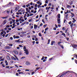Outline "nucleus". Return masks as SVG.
Here are the masks:
<instances>
[{"instance_id":"64","label":"nucleus","mask_w":77,"mask_h":77,"mask_svg":"<svg viewBox=\"0 0 77 77\" xmlns=\"http://www.w3.org/2000/svg\"><path fill=\"white\" fill-rule=\"evenodd\" d=\"M21 54H22V52H20L19 53V55H21Z\"/></svg>"},{"instance_id":"31","label":"nucleus","mask_w":77,"mask_h":77,"mask_svg":"<svg viewBox=\"0 0 77 77\" xmlns=\"http://www.w3.org/2000/svg\"><path fill=\"white\" fill-rule=\"evenodd\" d=\"M12 21H13V23H15V20L14 19H12Z\"/></svg>"},{"instance_id":"33","label":"nucleus","mask_w":77,"mask_h":77,"mask_svg":"<svg viewBox=\"0 0 77 77\" xmlns=\"http://www.w3.org/2000/svg\"><path fill=\"white\" fill-rule=\"evenodd\" d=\"M9 46H10V47H12L13 46V45L12 44H10L9 45Z\"/></svg>"},{"instance_id":"55","label":"nucleus","mask_w":77,"mask_h":77,"mask_svg":"<svg viewBox=\"0 0 77 77\" xmlns=\"http://www.w3.org/2000/svg\"><path fill=\"white\" fill-rule=\"evenodd\" d=\"M29 16H30V14H27V17H29Z\"/></svg>"},{"instance_id":"16","label":"nucleus","mask_w":77,"mask_h":77,"mask_svg":"<svg viewBox=\"0 0 77 77\" xmlns=\"http://www.w3.org/2000/svg\"><path fill=\"white\" fill-rule=\"evenodd\" d=\"M62 43V42H58V44L60 46L61 45H60V44Z\"/></svg>"},{"instance_id":"47","label":"nucleus","mask_w":77,"mask_h":77,"mask_svg":"<svg viewBox=\"0 0 77 77\" xmlns=\"http://www.w3.org/2000/svg\"><path fill=\"white\" fill-rule=\"evenodd\" d=\"M48 1L47 0H46L45 1V3H48Z\"/></svg>"},{"instance_id":"3","label":"nucleus","mask_w":77,"mask_h":77,"mask_svg":"<svg viewBox=\"0 0 77 77\" xmlns=\"http://www.w3.org/2000/svg\"><path fill=\"white\" fill-rule=\"evenodd\" d=\"M72 47L73 48L75 49H76V47H77V45H72Z\"/></svg>"},{"instance_id":"45","label":"nucleus","mask_w":77,"mask_h":77,"mask_svg":"<svg viewBox=\"0 0 77 77\" xmlns=\"http://www.w3.org/2000/svg\"><path fill=\"white\" fill-rule=\"evenodd\" d=\"M35 8H37V7H38V5L37 4H35Z\"/></svg>"},{"instance_id":"12","label":"nucleus","mask_w":77,"mask_h":77,"mask_svg":"<svg viewBox=\"0 0 77 77\" xmlns=\"http://www.w3.org/2000/svg\"><path fill=\"white\" fill-rule=\"evenodd\" d=\"M54 44H55V41H52L51 44V45H53Z\"/></svg>"},{"instance_id":"48","label":"nucleus","mask_w":77,"mask_h":77,"mask_svg":"<svg viewBox=\"0 0 77 77\" xmlns=\"http://www.w3.org/2000/svg\"><path fill=\"white\" fill-rule=\"evenodd\" d=\"M37 4H40V1H38L36 3Z\"/></svg>"},{"instance_id":"10","label":"nucleus","mask_w":77,"mask_h":77,"mask_svg":"<svg viewBox=\"0 0 77 77\" xmlns=\"http://www.w3.org/2000/svg\"><path fill=\"white\" fill-rule=\"evenodd\" d=\"M5 48H6L7 49H11V47L10 46H7L6 47H5Z\"/></svg>"},{"instance_id":"42","label":"nucleus","mask_w":77,"mask_h":77,"mask_svg":"<svg viewBox=\"0 0 77 77\" xmlns=\"http://www.w3.org/2000/svg\"><path fill=\"white\" fill-rule=\"evenodd\" d=\"M60 46L63 49L64 48L63 47V45H61Z\"/></svg>"},{"instance_id":"39","label":"nucleus","mask_w":77,"mask_h":77,"mask_svg":"<svg viewBox=\"0 0 77 77\" xmlns=\"http://www.w3.org/2000/svg\"><path fill=\"white\" fill-rule=\"evenodd\" d=\"M46 61H47V60H46L45 59H44L43 60V62H46Z\"/></svg>"},{"instance_id":"40","label":"nucleus","mask_w":77,"mask_h":77,"mask_svg":"<svg viewBox=\"0 0 77 77\" xmlns=\"http://www.w3.org/2000/svg\"><path fill=\"white\" fill-rule=\"evenodd\" d=\"M29 4H30V5H31V6H32V5H33V2H31Z\"/></svg>"},{"instance_id":"9","label":"nucleus","mask_w":77,"mask_h":77,"mask_svg":"<svg viewBox=\"0 0 77 77\" xmlns=\"http://www.w3.org/2000/svg\"><path fill=\"white\" fill-rule=\"evenodd\" d=\"M9 17V16H7L5 17H2V19H7V18H8Z\"/></svg>"},{"instance_id":"8","label":"nucleus","mask_w":77,"mask_h":77,"mask_svg":"<svg viewBox=\"0 0 77 77\" xmlns=\"http://www.w3.org/2000/svg\"><path fill=\"white\" fill-rule=\"evenodd\" d=\"M66 7L68 9H69V8H72V6H71L69 5H67L66 6Z\"/></svg>"},{"instance_id":"56","label":"nucleus","mask_w":77,"mask_h":77,"mask_svg":"<svg viewBox=\"0 0 77 77\" xmlns=\"http://www.w3.org/2000/svg\"><path fill=\"white\" fill-rule=\"evenodd\" d=\"M33 26H31L30 27V29H33Z\"/></svg>"},{"instance_id":"19","label":"nucleus","mask_w":77,"mask_h":77,"mask_svg":"<svg viewBox=\"0 0 77 77\" xmlns=\"http://www.w3.org/2000/svg\"><path fill=\"white\" fill-rule=\"evenodd\" d=\"M7 59H8V60H11V58H10V57H9V56H7Z\"/></svg>"},{"instance_id":"54","label":"nucleus","mask_w":77,"mask_h":77,"mask_svg":"<svg viewBox=\"0 0 77 77\" xmlns=\"http://www.w3.org/2000/svg\"><path fill=\"white\" fill-rule=\"evenodd\" d=\"M19 74H23V72H19Z\"/></svg>"},{"instance_id":"46","label":"nucleus","mask_w":77,"mask_h":77,"mask_svg":"<svg viewBox=\"0 0 77 77\" xmlns=\"http://www.w3.org/2000/svg\"><path fill=\"white\" fill-rule=\"evenodd\" d=\"M33 38H36V36L35 35H33Z\"/></svg>"},{"instance_id":"18","label":"nucleus","mask_w":77,"mask_h":77,"mask_svg":"<svg viewBox=\"0 0 77 77\" xmlns=\"http://www.w3.org/2000/svg\"><path fill=\"white\" fill-rule=\"evenodd\" d=\"M58 18H60V14H58Z\"/></svg>"},{"instance_id":"62","label":"nucleus","mask_w":77,"mask_h":77,"mask_svg":"<svg viewBox=\"0 0 77 77\" xmlns=\"http://www.w3.org/2000/svg\"><path fill=\"white\" fill-rule=\"evenodd\" d=\"M72 20H73V21H76V20H75L74 18H72Z\"/></svg>"},{"instance_id":"28","label":"nucleus","mask_w":77,"mask_h":77,"mask_svg":"<svg viewBox=\"0 0 77 77\" xmlns=\"http://www.w3.org/2000/svg\"><path fill=\"white\" fill-rule=\"evenodd\" d=\"M68 28H67V29L65 30V33H67V32H68Z\"/></svg>"},{"instance_id":"11","label":"nucleus","mask_w":77,"mask_h":77,"mask_svg":"<svg viewBox=\"0 0 77 77\" xmlns=\"http://www.w3.org/2000/svg\"><path fill=\"white\" fill-rule=\"evenodd\" d=\"M11 59L12 60H14L16 61L17 60V59H16V58H15L14 57H11Z\"/></svg>"},{"instance_id":"37","label":"nucleus","mask_w":77,"mask_h":77,"mask_svg":"<svg viewBox=\"0 0 77 77\" xmlns=\"http://www.w3.org/2000/svg\"><path fill=\"white\" fill-rule=\"evenodd\" d=\"M9 25H7L6 26V27H7V28H9V27H10V26H9Z\"/></svg>"},{"instance_id":"4","label":"nucleus","mask_w":77,"mask_h":77,"mask_svg":"<svg viewBox=\"0 0 77 77\" xmlns=\"http://www.w3.org/2000/svg\"><path fill=\"white\" fill-rule=\"evenodd\" d=\"M11 5H12V3H11V2H10L8 5H6L5 6H7L8 7V6H11Z\"/></svg>"},{"instance_id":"61","label":"nucleus","mask_w":77,"mask_h":77,"mask_svg":"<svg viewBox=\"0 0 77 77\" xmlns=\"http://www.w3.org/2000/svg\"><path fill=\"white\" fill-rule=\"evenodd\" d=\"M72 20H73V21H76V20H75L74 18H72Z\"/></svg>"},{"instance_id":"5","label":"nucleus","mask_w":77,"mask_h":77,"mask_svg":"<svg viewBox=\"0 0 77 77\" xmlns=\"http://www.w3.org/2000/svg\"><path fill=\"white\" fill-rule=\"evenodd\" d=\"M57 20L58 24H60V19H57Z\"/></svg>"},{"instance_id":"23","label":"nucleus","mask_w":77,"mask_h":77,"mask_svg":"<svg viewBox=\"0 0 77 77\" xmlns=\"http://www.w3.org/2000/svg\"><path fill=\"white\" fill-rule=\"evenodd\" d=\"M2 67H3V68H5V66H6V65H4V64H2Z\"/></svg>"},{"instance_id":"36","label":"nucleus","mask_w":77,"mask_h":77,"mask_svg":"<svg viewBox=\"0 0 77 77\" xmlns=\"http://www.w3.org/2000/svg\"><path fill=\"white\" fill-rule=\"evenodd\" d=\"M38 35L39 36H42V35H41V33H39L38 34Z\"/></svg>"},{"instance_id":"26","label":"nucleus","mask_w":77,"mask_h":77,"mask_svg":"<svg viewBox=\"0 0 77 77\" xmlns=\"http://www.w3.org/2000/svg\"><path fill=\"white\" fill-rule=\"evenodd\" d=\"M73 4V2L72 1H71L69 3L70 5H72Z\"/></svg>"},{"instance_id":"30","label":"nucleus","mask_w":77,"mask_h":77,"mask_svg":"<svg viewBox=\"0 0 77 77\" xmlns=\"http://www.w3.org/2000/svg\"><path fill=\"white\" fill-rule=\"evenodd\" d=\"M20 39H19L18 40H17L16 41V42H20Z\"/></svg>"},{"instance_id":"57","label":"nucleus","mask_w":77,"mask_h":77,"mask_svg":"<svg viewBox=\"0 0 77 77\" xmlns=\"http://www.w3.org/2000/svg\"><path fill=\"white\" fill-rule=\"evenodd\" d=\"M53 57H52V58H49V60H52V59H53Z\"/></svg>"},{"instance_id":"25","label":"nucleus","mask_w":77,"mask_h":77,"mask_svg":"<svg viewBox=\"0 0 77 77\" xmlns=\"http://www.w3.org/2000/svg\"><path fill=\"white\" fill-rule=\"evenodd\" d=\"M71 14L72 15V16L73 17H74L75 16V15H74V14L72 13H71Z\"/></svg>"},{"instance_id":"24","label":"nucleus","mask_w":77,"mask_h":77,"mask_svg":"<svg viewBox=\"0 0 77 77\" xmlns=\"http://www.w3.org/2000/svg\"><path fill=\"white\" fill-rule=\"evenodd\" d=\"M66 35L68 36H69V32H66Z\"/></svg>"},{"instance_id":"41","label":"nucleus","mask_w":77,"mask_h":77,"mask_svg":"<svg viewBox=\"0 0 77 77\" xmlns=\"http://www.w3.org/2000/svg\"><path fill=\"white\" fill-rule=\"evenodd\" d=\"M48 27L46 28L45 29V31H47V30H48Z\"/></svg>"},{"instance_id":"34","label":"nucleus","mask_w":77,"mask_h":77,"mask_svg":"<svg viewBox=\"0 0 77 77\" xmlns=\"http://www.w3.org/2000/svg\"><path fill=\"white\" fill-rule=\"evenodd\" d=\"M66 29V28H65L64 27H63L62 28V30H65Z\"/></svg>"},{"instance_id":"58","label":"nucleus","mask_w":77,"mask_h":77,"mask_svg":"<svg viewBox=\"0 0 77 77\" xmlns=\"http://www.w3.org/2000/svg\"><path fill=\"white\" fill-rule=\"evenodd\" d=\"M40 5H38V8H41V6H40Z\"/></svg>"},{"instance_id":"6","label":"nucleus","mask_w":77,"mask_h":77,"mask_svg":"<svg viewBox=\"0 0 77 77\" xmlns=\"http://www.w3.org/2000/svg\"><path fill=\"white\" fill-rule=\"evenodd\" d=\"M26 65H30V63L28 61H27L26 63Z\"/></svg>"},{"instance_id":"7","label":"nucleus","mask_w":77,"mask_h":77,"mask_svg":"<svg viewBox=\"0 0 77 77\" xmlns=\"http://www.w3.org/2000/svg\"><path fill=\"white\" fill-rule=\"evenodd\" d=\"M37 28H38V25L35 24L34 25V29H37Z\"/></svg>"},{"instance_id":"20","label":"nucleus","mask_w":77,"mask_h":77,"mask_svg":"<svg viewBox=\"0 0 77 77\" xmlns=\"http://www.w3.org/2000/svg\"><path fill=\"white\" fill-rule=\"evenodd\" d=\"M26 6L27 7V8H28V7H29V6H30V4L29 3L27 5H26Z\"/></svg>"},{"instance_id":"49","label":"nucleus","mask_w":77,"mask_h":77,"mask_svg":"<svg viewBox=\"0 0 77 77\" xmlns=\"http://www.w3.org/2000/svg\"><path fill=\"white\" fill-rule=\"evenodd\" d=\"M5 59L4 58H3L2 59H1L0 60V61H3Z\"/></svg>"},{"instance_id":"43","label":"nucleus","mask_w":77,"mask_h":77,"mask_svg":"<svg viewBox=\"0 0 77 77\" xmlns=\"http://www.w3.org/2000/svg\"><path fill=\"white\" fill-rule=\"evenodd\" d=\"M26 10L27 12H29V9L28 8H26Z\"/></svg>"},{"instance_id":"51","label":"nucleus","mask_w":77,"mask_h":77,"mask_svg":"<svg viewBox=\"0 0 77 77\" xmlns=\"http://www.w3.org/2000/svg\"><path fill=\"white\" fill-rule=\"evenodd\" d=\"M46 26H47V25H44L43 26V27L44 28H45V27H46Z\"/></svg>"},{"instance_id":"21","label":"nucleus","mask_w":77,"mask_h":77,"mask_svg":"<svg viewBox=\"0 0 77 77\" xmlns=\"http://www.w3.org/2000/svg\"><path fill=\"white\" fill-rule=\"evenodd\" d=\"M61 35H63L64 36V37H66V36H65V34L63 32L61 34Z\"/></svg>"},{"instance_id":"50","label":"nucleus","mask_w":77,"mask_h":77,"mask_svg":"<svg viewBox=\"0 0 77 77\" xmlns=\"http://www.w3.org/2000/svg\"><path fill=\"white\" fill-rule=\"evenodd\" d=\"M19 46L20 47H22V48H23V46H22V45H19Z\"/></svg>"},{"instance_id":"1","label":"nucleus","mask_w":77,"mask_h":77,"mask_svg":"<svg viewBox=\"0 0 77 77\" xmlns=\"http://www.w3.org/2000/svg\"><path fill=\"white\" fill-rule=\"evenodd\" d=\"M23 49L24 51L25 52L24 53H26V55H28L29 54V50L27 49L26 48V47L25 46L23 47Z\"/></svg>"},{"instance_id":"60","label":"nucleus","mask_w":77,"mask_h":77,"mask_svg":"<svg viewBox=\"0 0 77 77\" xmlns=\"http://www.w3.org/2000/svg\"><path fill=\"white\" fill-rule=\"evenodd\" d=\"M8 30H12V29H11V28H8Z\"/></svg>"},{"instance_id":"29","label":"nucleus","mask_w":77,"mask_h":77,"mask_svg":"<svg viewBox=\"0 0 77 77\" xmlns=\"http://www.w3.org/2000/svg\"><path fill=\"white\" fill-rule=\"evenodd\" d=\"M73 25H74V23H72V24L70 25V27H72V26H73Z\"/></svg>"},{"instance_id":"35","label":"nucleus","mask_w":77,"mask_h":77,"mask_svg":"<svg viewBox=\"0 0 77 77\" xmlns=\"http://www.w3.org/2000/svg\"><path fill=\"white\" fill-rule=\"evenodd\" d=\"M44 56H43L42 59H41V60H44Z\"/></svg>"},{"instance_id":"32","label":"nucleus","mask_w":77,"mask_h":77,"mask_svg":"<svg viewBox=\"0 0 77 77\" xmlns=\"http://www.w3.org/2000/svg\"><path fill=\"white\" fill-rule=\"evenodd\" d=\"M21 33H22V34H24L25 33H26V32H21Z\"/></svg>"},{"instance_id":"13","label":"nucleus","mask_w":77,"mask_h":77,"mask_svg":"<svg viewBox=\"0 0 77 77\" xmlns=\"http://www.w3.org/2000/svg\"><path fill=\"white\" fill-rule=\"evenodd\" d=\"M5 63L6 65L7 66L8 65V61H7V60H5Z\"/></svg>"},{"instance_id":"17","label":"nucleus","mask_w":77,"mask_h":77,"mask_svg":"<svg viewBox=\"0 0 77 77\" xmlns=\"http://www.w3.org/2000/svg\"><path fill=\"white\" fill-rule=\"evenodd\" d=\"M7 23V22L6 21V20H5L4 21V22L3 23V24H5Z\"/></svg>"},{"instance_id":"38","label":"nucleus","mask_w":77,"mask_h":77,"mask_svg":"<svg viewBox=\"0 0 77 77\" xmlns=\"http://www.w3.org/2000/svg\"><path fill=\"white\" fill-rule=\"evenodd\" d=\"M19 19H18L16 20V23H17V22H19Z\"/></svg>"},{"instance_id":"2","label":"nucleus","mask_w":77,"mask_h":77,"mask_svg":"<svg viewBox=\"0 0 77 77\" xmlns=\"http://www.w3.org/2000/svg\"><path fill=\"white\" fill-rule=\"evenodd\" d=\"M13 38L14 39H19L20 38V37H19V36L14 35L13 36Z\"/></svg>"},{"instance_id":"15","label":"nucleus","mask_w":77,"mask_h":77,"mask_svg":"<svg viewBox=\"0 0 77 77\" xmlns=\"http://www.w3.org/2000/svg\"><path fill=\"white\" fill-rule=\"evenodd\" d=\"M24 11H25V10H24V9L21 8L20 9V12H24Z\"/></svg>"},{"instance_id":"27","label":"nucleus","mask_w":77,"mask_h":77,"mask_svg":"<svg viewBox=\"0 0 77 77\" xmlns=\"http://www.w3.org/2000/svg\"><path fill=\"white\" fill-rule=\"evenodd\" d=\"M50 39H49L48 41V44H50Z\"/></svg>"},{"instance_id":"44","label":"nucleus","mask_w":77,"mask_h":77,"mask_svg":"<svg viewBox=\"0 0 77 77\" xmlns=\"http://www.w3.org/2000/svg\"><path fill=\"white\" fill-rule=\"evenodd\" d=\"M15 53L16 54H18V52L17 51H16L15 52Z\"/></svg>"},{"instance_id":"22","label":"nucleus","mask_w":77,"mask_h":77,"mask_svg":"<svg viewBox=\"0 0 77 77\" xmlns=\"http://www.w3.org/2000/svg\"><path fill=\"white\" fill-rule=\"evenodd\" d=\"M4 33V31H2L1 32V35H2Z\"/></svg>"},{"instance_id":"14","label":"nucleus","mask_w":77,"mask_h":77,"mask_svg":"<svg viewBox=\"0 0 77 77\" xmlns=\"http://www.w3.org/2000/svg\"><path fill=\"white\" fill-rule=\"evenodd\" d=\"M18 9H19V7H16L15 9V11H18Z\"/></svg>"},{"instance_id":"59","label":"nucleus","mask_w":77,"mask_h":77,"mask_svg":"<svg viewBox=\"0 0 77 77\" xmlns=\"http://www.w3.org/2000/svg\"><path fill=\"white\" fill-rule=\"evenodd\" d=\"M39 69H40V67H37L36 68L37 70H38Z\"/></svg>"},{"instance_id":"53","label":"nucleus","mask_w":77,"mask_h":77,"mask_svg":"<svg viewBox=\"0 0 77 77\" xmlns=\"http://www.w3.org/2000/svg\"><path fill=\"white\" fill-rule=\"evenodd\" d=\"M16 24L17 26H19L20 25V23H17Z\"/></svg>"},{"instance_id":"52","label":"nucleus","mask_w":77,"mask_h":77,"mask_svg":"<svg viewBox=\"0 0 77 77\" xmlns=\"http://www.w3.org/2000/svg\"><path fill=\"white\" fill-rule=\"evenodd\" d=\"M32 15H33V14L32 13H31V14H30L29 16H30V17H31V16H32Z\"/></svg>"},{"instance_id":"63","label":"nucleus","mask_w":77,"mask_h":77,"mask_svg":"<svg viewBox=\"0 0 77 77\" xmlns=\"http://www.w3.org/2000/svg\"><path fill=\"white\" fill-rule=\"evenodd\" d=\"M75 56V57H76V58L77 59V55H75V54H74L73 56Z\"/></svg>"}]
</instances>
